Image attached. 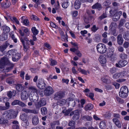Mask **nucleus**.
Here are the masks:
<instances>
[{
  "label": "nucleus",
  "instance_id": "1",
  "mask_svg": "<svg viewBox=\"0 0 129 129\" xmlns=\"http://www.w3.org/2000/svg\"><path fill=\"white\" fill-rule=\"evenodd\" d=\"M28 89L31 91L29 96V100L30 101L35 103V105L37 109H39L46 104V100L44 98L41 99L38 102H36L38 100L39 96L37 93L38 90L34 87H30L28 88Z\"/></svg>",
  "mask_w": 129,
  "mask_h": 129
},
{
  "label": "nucleus",
  "instance_id": "2",
  "mask_svg": "<svg viewBox=\"0 0 129 129\" xmlns=\"http://www.w3.org/2000/svg\"><path fill=\"white\" fill-rule=\"evenodd\" d=\"M96 48L98 52L102 54L105 53L107 50L105 45L103 43L98 44L96 46Z\"/></svg>",
  "mask_w": 129,
  "mask_h": 129
},
{
  "label": "nucleus",
  "instance_id": "3",
  "mask_svg": "<svg viewBox=\"0 0 129 129\" xmlns=\"http://www.w3.org/2000/svg\"><path fill=\"white\" fill-rule=\"evenodd\" d=\"M9 63L8 58L6 57H4L1 58L0 59V68L1 69L4 68L5 66Z\"/></svg>",
  "mask_w": 129,
  "mask_h": 129
},
{
  "label": "nucleus",
  "instance_id": "4",
  "mask_svg": "<svg viewBox=\"0 0 129 129\" xmlns=\"http://www.w3.org/2000/svg\"><path fill=\"white\" fill-rule=\"evenodd\" d=\"M36 84L37 87L41 89H45L46 86L44 80L42 78L39 79Z\"/></svg>",
  "mask_w": 129,
  "mask_h": 129
},
{
  "label": "nucleus",
  "instance_id": "5",
  "mask_svg": "<svg viewBox=\"0 0 129 129\" xmlns=\"http://www.w3.org/2000/svg\"><path fill=\"white\" fill-rule=\"evenodd\" d=\"M65 95V93L63 92H58L54 94L53 96V99L55 100H59L63 98Z\"/></svg>",
  "mask_w": 129,
  "mask_h": 129
},
{
  "label": "nucleus",
  "instance_id": "6",
  "mask_svg": "<svg viewBox=\"0 0 129 129\" xmlns=\"http://www.w3.org/2000/svg\"><path fill=\"white\" fill-rule=\"evenodd\" d=\"M74 115L73 117V119L74 120H78L79 118V113L78 110H75L72 112L70 114V116H71Z\"/></svg>",
  "mask_w": 129,
  "mask_h": 129
},
{
  "label": "nucleus",
  "instance_id": "7",
  "mask_svg": "<svg viewBox=\"0 0 129 129\" xmlns=\"http://www.w3.org/2000/svg\"><path fill=\"white\" fill-rule=\"evenodd\" d=\"M113 51L110 50L107 53L106 55L107 57L109 58L110 60L111 61H114L116 59V58L113 56Z\"/></svg>",
  "mask_w": 129,
  "mask_h": 129
},
{
  "label": "nucleus",
  "instance_id": "8",
  "mask_svg": "<svg viewBox=\"0 0 129 129\" xmlns=\"http://www.w3.org/2000/svg\"><path fill=\"white\" fill-rule=\"evenodd\" d=\"M45 94L48 96L54 92L53 88L51 87L48 86L44 90Z\"/></svg>",
  "mask_w": 129,
  "mask_h": 129
},
{
  "label": "nucleus",
  "instance_id": "9",
  "mask_svg": "<svg viewBox=\"0 0 129 129\" xmlns=\"http://www.w3.org/2000/svg\"><path fill=\"white\" fill-rule=\"evenodd\" d=\"M127 63V62L125 60H120L118 61V63H117L116 64V65L117 67L120 68V66L122 67H123L126 65Z\"/></svg>",
  "mask_w": 129,
  "mask_h": 129
},
{
  "label": "nucleus",
  "instance_id": "10",
  "mask_svg": "<svg viewBox=\"0 0 129 129\" xmlns=\"http://www.w3.org/2000/svg\"><path fill=\"white\" fill-rule=\"evenodd\" d=\"M19 32L22 37L24 36H28L29 34V30L27 28L24 29V32H22L21 30L20 29L19 30Z\"/></svg>",
  "mask_w": 129,
  "mask_h": 129
},
{
  "label": "nucleus",
  "instance_id": "11",
  "mask_svg": "<svg viewBox=\"0 0 129 129\" xmlns=\"http://www.w3.org/2000/svg\"><path fill=\"white\" fill-rule=\"evenodd\" d=\"M117 43L120 45H122L123 42V40L121 34L118 35L117 38Z\"/></svg>",
  "mask_w": 129,
  "mask_h": 129
},
{
  "label": "nucleus",
  "instance_id": "12",
  "mask_svg": "<svg viewBox=\"0 0 129 129\" xmlns=\"http://www.w3.org/2000/svg\"><path fill=\"white\" fill-rule=\"evenodd\" d=\"M32 121L33 125H37L39 122L38 116L35 115L33 116L32 119Z\"/></svg>",
  "mask_w": 129,
  "mask_h": 129
},
{
  "label": "nucleus",
  "instance_id": "13",
  "mask_svg": "<svg viewBox=\"0 0 129 129\" xmlns=\"http://www.w3.org/2000/svg\"><path fill=\"white\" fill-rule=\"evenodd\" d=\"M2 117L8 120L11 119L10 115L9 112H8V110L4 112L2 115Z\"/></svg>",
  "mask_w": 129,
  "mask_h": 129
},
{
  "label": "nucleus",
  "instance_id": "14",
  "mask_svg": "<svg viewBox=\"0 0 129 129\" xmlns=\"http://www.w3.org/2000/svg\"><path fill=\"white\" fill-rule=\"evenodd\" d=\"M21 98L23 101L27 99L28 96L26 91H24L21 92Z\"/></svg>",
  "mask_w": 129,
  "mask_h": 129
},
{
  "label": "nucleus",
  "instance_id": "15",
  "mask_svg": "<svg viewBox=\"0 0 129 129\" xmlns=\"http://www.w3.org/2000/svg\"><path fill=\"white\" fill-rule=\"evenodd\" d=\"M22 111L26 113H33L34 114H37L38 112L35 110H30L26 108H23L22 109Z\"/></svg>",
  "mask_w": 129,
  "mask_h": 129
},
{
  "label": "nucleus",
  "instance_id": "16",
  "mask_svg": "<svg viewBox=\"0 0 129 129\" xmlns=\"http://www.w3.org/2000/svg\"><path fill=\"white\" fill-rule=\"evenodd\" d=\"M9 45V43L7 42H5V43L0 46V51L3 52Z\"/></svg>",
  "mask_w": 129,
  "mask_h": 129
},
{
  "label": "nucleus",
  "instance_id": "17",
  "mask_svg": "<svg viewBox=\"0 0 129 129\" xmlns=\"http://www.w3.org/2000/svg\"><path fill=\"white\" fill-rule=\"evenodd\" d=\"M2 29L3 31V33L6 34H8L10 30V28L5 25L3 26Z\"/></svg>",
  "mask_w": 129,
  "mask_h": 129
},
{
  "label": "nucleus",
  "instance_id": "18",
  "mask_svg": "<svg viewBox=\"0 0 129 129\" xmlns=\"http://www.w3.org/2000/svg\"><path fill=\"white\" fill-rule=\"evenodd\" d=\"M10 115L11 119L15 118L16 117V114L15 112L12 109L8 110Z\"/></svg>",
  "mask_w": 129,
  "mask_h": 129
},
{
  "label": "nucleus",
  "instance_id": "19",
  "mask_svg": "<svg viewBox=\"0 0 129 129\" xmlns=\"http://www.w3.org/2000/svg\"><path fill=\"white\" fill-rule=\"evenodd\" d=\"M20 58V54L18 53H17L15 55L12 56V60L14 61H17Z\"/></svg>",
  "mask_w": 129,
  "mask_h": 129
},
{
  "label": "nucleus",
  "instance_id": "20",
  "mask_svg": "<svg viewBox=\"0 0 129 129\" xmlns=\"http://www.w3.org/2000/svg\"><path fill=\"white\" fill-rule=\"evenodd\" d=\"M99 59L100 63L102 64H105L107 61L106 58L103 56H100Z\"/></svg>",
  "mask_w": 129,
  "mask_h": 129
},
{
  "label": "nucleus",
  "instance_id": "21",
  "mask_svg": "<svg viewBox=\"0 0 129 129\" xmlns=\"http://www.w3.org/2000/svg\"><path fill=\"white\" fill-rule=\"evenodd\" d=\"M113 120L118 127L119 128L121 127V124L119 120L116 118H114L113 119Z\"/></svg>",
  "mask_w": 129,
  "mask_h": 129
},
{
  "label": "nucleus",
  "instance_id": "22",
  "mask_svg": "<svg viewBox=\"0 0 129 129\" xmlns=\"http://www.w3.org/2000/svg\"><path fill=\"white\" fill-rule=\"evenodd\" d=\"M93 108V106L92 104L91 103L87 104L84 108L85 111L90 110L92 109Z\"/></svg>",
  "mask_w": 129,
  "mask_h": 129
},
{
  "label": "nucleus",
  "instance_id": "23",
  "mask_svg": "<svg viewBox=\"0 0 129 129\" xmlns=\"http://www.w3.org/2000/svg\"><path fill=\"white\" fill-rule=\"evenodd\" d=\"M80 0H76L75 1L74 6L75 8L76 9H78L79 8L81 5L80 2L79 1Z\"/></svg>",
  "mask_w": 129,
  "mask_h": 129
},
{
  "label": "nucleus",
  "instance_id": "24",
  "mask_svg": "<svg viewBox=\"0 0 129 129\" xmlns=\"http://www.w3.org/2000/svg\"><path fill=\"white\" fill-rule=\"evenodd\" d=\"M70 98H68L67 100L69 101L68 105L74 107L76 105L75 101L74 100H70Z\"/></svg>",
  "mask_w": 129,
  "mask_h": 129
},
{
  "label": "nucleus",
  "instance_id": "25",
  "mask_svg": "<svg viewBox=\"0 0 129 129\" xmlns=\"http://www.w3.org/2000/svg\"><path fill=\"white\" fill-rule=\"evenodd\" d=\"M128 90L127 87L126 86H124L121 87L119 92L128 93Z\"/></svg>",
  "mask_w": 129,
  "mask_h": 129
},
{
  "label": "nucleus",
  "instance_id": "26",
  "mask_svg": "<svg viewBox=\"0 0 129 129\" xmlns=\"http://www.w3.org/2000/svg\"><path fill=\"white\" fill-rule=\"evenodd\" d=\"M60 124L59 121L58 120L53 121L50 123V125L52 129L55 128V125H59Z\"/></svg>",
  "mask_w": 129,
  "mask_h": 129
},
{
  "label": "nucleus",
  "instance_id": "27",
  "mask_svg": "<svg viewBox=\"0 0 129 129\" xmlns=\"http://www.w3.org/2000/svg\"><path fill=\"white\" fill-rule=\"evenodd\" d=\"M123 37L125 40H129V30L126 31L124 33Z\"/></svg>",
  "mask_w": 129,
  "mask_h": 129
},
{
  "label": "nucleus",
  "instance_id": "28",
  "mask_svg": "<svg viewBox=\"0 0 129 129\" xmlns=\"http://www.w3.org/2000/svg\"><path fill=\"white\" fill-rule=\"evenodd\" d=\"M8 37L7 34H3L0 36V41H4L7 39Z\"/></svg>",
  "mask_w": 129,
  "mask_h": 129
},
{
  "label": "nucleus",
  "instance_id": "29",
  "mask_svg": "<svg viewBox=\"0 0 129 129\" xmlns=\"http://www.w3.org/2000/svg\"><path fill=\"white\" fill-rule=\"evenodd\" d=\"M66 102V100L64 99H62L57 102V104L61 106H62L64 105Z\"/></svg>",
  "mask_w": 129,
  "mask_h": 129
},
{
  "label": "nucleus",
  "instance_id": "30",
  "mask_svg": "<svg viewBox=\"0 0 129 129\" xmlns=\"http://www.w3.org/2000/svg\"><path fill=\"white\" fill-rule=\"evenodd\" d=\"M120 17V15L117 13L114 14L113 16L114 20L115 21H117L119 19Z\"/></svg>",
  "mask_w": 129,
  "mask_h": 129
},
{
  "label": "nucleus",
  "instance_id": "31",
  "mask_svg": "<svg viewBox=\"0 0 129 129\" xmlns=\"http://www.w3.org/2000/svg\"><path fill=\"white\" fill-rule=\"evenodd\" d=\"M116 23L115 22H112L111 23L109 28L111 31H113V30L116 29L114 27L116 26Z\"/></svg>",
  "mask_w": 129,
  "mask_h": 129
},
{
  "label": "nucleus",
  "instance_id": "32",
  "mask_svg": "<svg viewBox=\"0 0 129 129\" xmlns=\"http://www.w3.org/2000/svg\"><path fill=\"white\" fill-rule=\"evenodd\" d=\"M5 106H1L2 110H5L8 109L10 107L9 103L8 102H6L5 103Z\"/></svg>",
  "mask_w": 129,
  "mask_h": 129
},
{
  "label": "nucleus",
  "instance_id": "33",
  "mask_svg": "<svg viewBox=\"0 0 129 129\" xmlns=\"http://www.w3.org/2000/svg\"><path fill=\"white\" fill-rule=\"evenodd\" d=\"M72 110V108H69L68 110H66V111L63 110L62 111V112L64 113V115L65 116H68L69 115V113L71 112Z\"/></svg>",
  "mask_w": 129,
  "mask_h": 129
},
{
  "label": "nucleus",
  "instance_id": "34",
  "mask_svg": "<svg viewBox=\"0 0 129 129\" xmlns=\"http://www.w3.org/2000/svg\"><path fill=\"white\" fill-rule=\"evenodd\" d=\"M41 111L42 115H43L46 114L47 112V109L45 107L41 108Z\"/></svg>",
  "mask_w": 129,
  "mask_h": 129
},
{
  "label": "nucleus",
  "instance_id": "35",
  "mask_svg": "<svg viewBox=\"0 0 129 129\" xmlns=\"http://www.w3.org/2000/svg\"><path fill=\"white\" fill-rule=\"evenodd\" d=\"M31 30L34 35H36L38 34L39 31L36 29L35 27H33L31 28Z\"/></svg>",
  "mask_w": 129,
  "mask_h": 129
},
{
  "label": "nucleus",
  "instance_id": "36",
  "mask_svg": "<svg viewBox=\"0 0 129 129\" xmlns=\"http://www.w3.org/2000/svg\"><path fill=\"white\" fill-rule=\"evenodd\" d=\"M99 126L100 128L104 129L106 127V123L104 121H102L100 122Z\"/></svg>",
  "mask_w": 129,
  "mask_h": 129
},
{
  "label": "nucleus",
  "instance_id": "37",
  "mask_svg": "<svg viewBox=\"0 0 129 129\" xmlns=\"http://www.w3.org/2000/svg\"><path fill=\"white\" fill-rule=\"evenodd\" d=\"M20 40L22 44L24 50L25 51H27V47L25 45V42L24 40L23 39V38H21L20 39Z\"/></svg>",
  "mask_w": 129,
  "mask_h": 129
},
{
  "label": "nucleus",
  "instance_id": "38",
  "mask_svg": "<svg viewBox=\"0 0 129 129\" xmlns=\"http://www.w3.org/2000/svg\"><path fill=\"white\" fill-rule=\"evenodd\" d=\"M22 85L20 84H17L16 86V88L18 91H21L22 90Z\"/></svg>",
  "mask_w": 129,
  "mask_h": 129
},
{
  "label": "nucleus",
  "instance_id": "39",
  "mask_svg": "<svg viewBox=\"0 0 129 129\" xmlns=\"http://www.w3.org/2000/svg\"><path fill=\"white\" fill-rule=\"evenodd\" d=\"M83 119H85L87 121H90L92 119V117L88 115L84 116L82 117Z\"/></svg>",
  "mask_w": 129,
  "mask_h": 129
},
{
  "label": "nucleus",
  "instance_id": "40",
  "mask_svg": "<svg viewBox=\"0 0 129 129\" xmlns=\"http://www.w3.org/2000/svg\"><path fill=\"white\" fill-rule=\"evenodd\" d=\"M101 7V5L98 3L95 4L94 5H93L92 8L93 9H98Z\"/></svg>",
  "mask_w": 129,
  "mask_h": 129
},
{
  "label": "nucleus",
  "instance_id": "41",
  "mask_svg": "<svg viewBox=\"0 0 129 129\" xmlns=\"http://www.w3.org/2000/svg\"><path fill=\"white\" fill-rule=\"evenodd\" d=\"M127 93L124 92H119V94L120 96L123 98H125L127 97L128 95Z\"/></svg>",
  "mask_w": 129,
  "mask_h": 129
},
{
  "label": "nucleus",
  "instance_id": "42",
  "mask_svg": "<svg viewBox=\"0 0 129 129\" xmlns=\"http://www.w3.org/2000/svg\"><path fill=\"white\" fill-rule=\"evenodd\" d=\"M1 5L2 8L5 9L9 7L10 6V5L7 4V3L5 2L3 3Z\"/></svg>",
  "mask_w": 129,
  "mask_h": 129
},
{
  "label": "nucleus",
  "instance_id": "43",
  "mask_svg": "<svg viewBox=\"0 0 129 129\" xmlns=\"http://www.w3.org/2000/svg\"><path fill=\"white\" fill-rule=\"evenodd\" d=\"M119 57L122 59H125L127 58V55L126 54L123 53L120 54Z\"/></svg>",
  "mask_w": 129,
  "mask_h": 129
},
{
  "label": "nucleus",
  "instance_id": "44",
  "mask_svg": "<svg viewBox=\"0 0 129 129\" xmlns=\"http://www.w3.org/2000/svg\"><path fill=\"white\" fill-rule=\"evenodd\" d=\"M78 70L83 74L87 75V71L85 70L82 69L81 68H79L78 69Z\"/></svg>",
  "mask_w": 129,
  "mask_h": 129
},
{
  "label": "nucleus",
  "instance_id": "45",
  "mask_svg": "<svg viewBox=\"0 0 129 129\" xmlns=\"http://www.w3.org/2000/svg\"><path fill=\"white\" fill-rule=\"evenodd\" d=\"M8 52L9 53L10 55L12 56L15 55V54L17 53L15 52V50H11L10 51H9Z\"/></svg>",
  "mask_w": 129,
  "mask_h": 129
},
{
  "label": "nucleus",
  "instance_id": "46",
  "mask_svg": "<svg viewBox=\"0 0 129 129\" xmlns=\"http://www.w3.org/2000/svg\"><path fill=\"white\" fill-rule=\"evenodd\" d=\"M8 119H5L3 117L1 119V121L0 123L1 124H5L7 123L8 122Z\"/></svg>",
  "mask_w": 129,
  "mask_h": 129
},
{
  "label": "nucleus",
  "instance_id": "47",
  "mask_svg": "<svg viewBox=\"0 0 129 129\" xmlns=\"http://www.w3.org/2000/svg\"><path fill=\"white\" fill-rule=\"evenodd\" d=\"M50 61H51L50 65L51 66H53L57 64L56 61L52 58L50 59Z\"/></svg>",
  "mask_w": 129,
  "mask_h": 129
},
{
  "label": "nucleus",
  "instance_id": "48",
  "mask_svg": "<svg viewBox=\"0 0 129 129\" xmlns=\"http://www.w3.org/2000/svg\"><path fill=\"white\" fill-rule=\"evenodd\" d=\"M19 101L18 100H15L13 102L11 103L12 106H15L16 105H18Z\"/></svg>",
  "mask_w": 129,
  "mask_h": 129
},
{
  "label": "nucleus",
  "instance_id": "49",
  "mask_svg": "<svg viewBox=\"0 0 129 129\" xmlns=\"http://www.w3.org/2000/svg\"><path fill=\"white\" fill-rule=\"evenodd\" d=\"M121 74L120 73H116L113 75V78L117 79L118 78L120 77V75Z\"/></svg>",
  "mask_w": 129,
  "mask_h": 129
},
{
  "label": "nucleus",
  "instance_id": "50",
  "mask_svg": "<svg viewBox=\"0 0 129 129\" xmlns=\"http://www.w3.org/2000/svg\"><path fill=\"white\" fill-rule=\"evenodd\" d=\"M112 74L115 73L116 71V69L115 67H113L111 68L109 71Z\"/></svg>",
  "mask_w": 129,
  "mask_h": 129
},
{
  "label": "nucleus",
  "instance_id": "51",
  "mask_svg": "<svg viewBox=\"0 0 129 129\" xmlns=\"http://www.w3.org/2000/svg\"><path fill=\"white\" fill-rule=\"evenodd\" d=\"M68 2H63L62 5V7L64 8H67L68 6Z\"/></svg>",
  "mask_w": 129,
  "mask_h": 129
},
{
  "label": "nucleus",
  "instance_id": "52",
  "mask_svg": "<svg viewBox=\"0 0 129 129\" xmlns=\"http://www.w3.org/2000/svg\"><path fill=\"white\" fill-rule=\"evenodd\" d=\"M26 116L24 113L22 114L20 116V119L22 120H24V119L26 118Z\"/></svg>",
  "mask_w": 129,
  "mask_h": 129
},
{
  "label": "nucleus",
  "instance_id": "53",
  "mask_svg": "<svg viewBox=\"0 0 129 129\" xmlns=\"http://www.w3.org/2000/svg\"><path fill=\"white\" fill-rule=\"evenodd\" d=\"M75 124V121L72 120L70 121L68 124V125L69 126H74Z\"/></svg>",
  "mask_w": 129,
  "mask_h": 129
},
{
  "label": "nucleus",
  "instance_id": "54",
  "mask_svg": "<svg viewBox=\"0 0 129 129\" xmlns=\"http://www.w3.org/2000/svg\"><path fill=\"white\" fill-rule=\"evenodd\" d=\"M125 20L124 19H121L119 23V25L120 26H123L125 22Z\"/></svg>",
  "mask_w": 129,
  "mask_h": 129
},
{
  "label": "nucleus",
  "instance_id": "55",
  "mask_svg": "<svg viewBox=\"0 0 129 129\" xmlns=\"http://www.w3.org/2000/svg\"><path fill=\"white\" fill-rule=\"evenodd\" d=\"M123 46L125 48H128L129 46V43L127 42H125L124 43Z\"/></svg>",
  "mask_w": 129,
  "mask_h": 129
},
{
  "label": "nucleus",
  "instance_id": "56",
  "mask_svg": "<svg viewBox=\"0 0 129 129\" xmlns=\"http://www.w3.org/2000/svg\"><path fill=\"white\" fill-rule=\"evenodd\" d=\"M7 95L9 97V99H11L12 98L13 94L12 92L11 91H10L7 92Z\"/></svg>",
  "mask_w": 129,
  "mask_h": 129
},
{
  "label": "nucleus",
  "instance_id": "57",
  "mask_svg": "<svg viewBox=\"0 0 129 129\" xmlns=\"http://www.w3.org/2000/svg\"><path fill=\"white\" fill-rule=\"evenodd\" d=\"M98 29V27H96V25H93L91 28L92 31L93 32H95Z\"/></svg>",
  "mask_w": 129,
  "mask_h": 129
},
{
  "label": "nucleus",
  "instance_id": "58",
  "mask_svg": "<svg viewBox=\"0 0 129 129\" xmlns=\"http://www.w3.org/2000/svg\"><path fill=\"white\" fill-rule=\"evenodd\" d=\"M75 54L80 57H81L82 55V54L81 53L80 51L78 49L75 52Z\"/></svg>",
  "mask_w": 129,
  "mask_h": 129
},
{
  "label": "nucleus",
  "instance_id": "59",
  "mask_svg": "<svg viewBox=\"0 0 129 129\" xmlns=\"http://www.w3.org/2000/svg\"><path fill=\"white\" fill-rule=\"evenodd\" d=\"M106 14L105 13H104L101 16L99 17V18L100 20H101L104 18H106Z\"/></svg>",
  "mask_w": 129,
  "mask_h": 129
},
{
  "label": "nucleus",
  "instance_id": "60",
  "mask_svg": "<svg viewBox=\"0 0 129 129\" xmlns=\"http://www.w3.org/2000/svg\"><path fill=\"white\" fill-rule=\"evenodd\" d=\"M31 18L32 19L34 20H39V18L37 17L34 15H32L31 16Z\"/></svg>",
  "mask_w": 129,
  "mask_h": 129
},
{
  "label": "nucleus",
  "instance_id": "61",
  "mask_svg": "<svg viewBox=\"0 0 129 129\" xmlns=\"http://www.w3.org/2000/svg\"><path fill=\"white\" fill-rule=\"evenodd\" d=\"M112 34L113 36H117L118 34V32L116 31V29L113 30V31H112Z\"/></svg>",
  "mask_w": 129,
  "mask_h": 129
},
{
  "label": "nucleus",
  "instance_id": "62",
  "mask_svg": "<svg viewBox=\"0 0 129 129\" xmlns=\"http://www.w3.org/2000/svg\"><path fill=\"white\" fill-rule=\"evenodd\" d=\"M116 99L117 101L120 103H122L124 102L120 98L118 97H116Z\"/></svg>",
  "mask_w": 129,
  "mask_h": 129
},
{
  "label": "nucleus",
  "instance_id": "63",
  "mask_svg": "<svg viewBox=\"0 0 129 129\" xmlns=\"http://www.w3.org/2000/svg\"><path fill=\"white\" fill-rule=\"evenodd\" d=\"M18 105L22 107H24L26 106V105L24 103L19 101Z\"/></svg>",
  "mask_w": 129,
  "mask_h": 129
},
{
  "label": "nucleus",
  "instance_id": "64",
  "mask_svg": "<svg viewBox=\"0 0 129 129\" xmlns=\"http://www.w3.org/2000/svg\"><path fill=\"white\" fill-rule=\"evenodd\" d=\"M118 51L120 52H122L124 51L123 48L121 46H119L118 48Z\"/></svg>",
  "mask_w": 129,
  "mask_h": 129
}]
</instances>
